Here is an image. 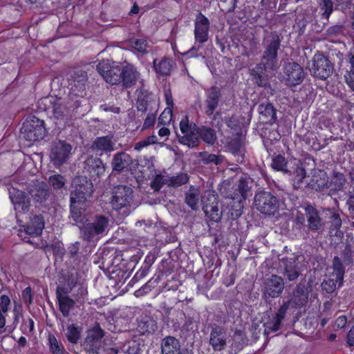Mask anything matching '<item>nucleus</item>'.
I'll list each match as a JSON object with an SVG mask.
<instances>
[{"label":"nucleus","mask_w":354,"mask_h":354,"mask_svg":"<svg viewBox=\"0 0 354 354\" xmlns=\"http://www.w3.org/2000/svg\"><path fill=\"white\" fill-rule=\"evenodd\" d=\"M339 279L336 278V279L327 278L324 280L322 283V289L326 293L332 294L333 293L337 288V282Z\"/></svg>","instance_id":"obj_48"},{"label":"nucleus","mask_w":354,"mask_h":354,"mask_svg":"<svg viewBox=\"0 0 354 354\" xmlns=\"http://www.w3.org/2000/svg\"><path fill=\"white\" fill-rule=\"evenodd\" d=\"M72 150L70 144L59 140L55 143L51 149L50 158L56 167L62 165L68 160Z\"/></svg>","instance_id":"obj_15"},{"label":"nucleus","mask_w":354,"mask_h":354,"mask_svg":"<svg viewBox=\"0 0 354 354\" xmlns=\"http://www.w3.org/2000/svg\"><path fill=\"white\" fill-rule=\"evenodd\" d=\"M108 219L102 215L95 216L91 221H86L80 227L82 237L86 241H92L96 236L102 234L108 225Z\"/></svg>","instance_id":"obj_6"},{"label":"nucleus","mask_w":354,"mask_h":354,"mask_svg":"<svg viewBox=\"0 0 354 354\" xmlns=\"http://www.w3.org/2000/svg\"><path fill=\"white\" fill-rule=\"evenodd\" d=\"M41 101L44 105V109L45 111L51 110L54 117L57 120H62L66 118V121L64 122V125L70 126L68 117H72L71 110L67 106L62 97L50 95L42 98Z\"/></svg>","instance_id":"obj_5"},{"label":"nucleus","mask_w":354,"mask_h":354,"mask_svg":"<svg viewBox=\"0 0 354 354\" xmlns=\"http://www.w3.org/2000/svg\"><path fill=\"white\" fill-rule=\"evenodd\" d=\"M288 162L285 157L281 154H278L272 159L271 167L272 168L277 171H283L284 173H288L290 169L287 168Z\"/></svg>","instance_id":"obj_43"},{"label":"nucleus","mask_w":354,"mask_h":354,"mask_svg":"<svg viewBox=\"0 0 354 354\" xmlns=\"http://www.w3.org/2000/svg\"><path fill=\"white\" fill-rule=\"evenodd\" d=\"M156 142V138L154 136H147L145 139L136 142L134 145V150L140 151L145 147L155 144Z\"/></svg>","instance_id":"obj_50"},{"label":"nucleus","mask_w":354,"mask_h":354,"mask_svg":"<svg viewBox=\"0 0 354 354\" xmlns=\"http://www.w3.org/2000/svg\"><path fill=\"white\" fill-rule=\"evenodd\" d=\"M250 191V188L248 187V181L245 178H241L236 185V188L234 189V196L232 197L234 199L237 198L239 199V201L241 200H245L248 197V192Z\"/></svg>","instance_id":"obj_34"},{"label":"nucleus","mask_w":354,"mask_h":354,"mask_svg":"<svg viewBox=\"0 0 354 354\" xmlns=\"http://www.w3.org/2000/svg\"><path fill=\"white\" fill-rule=\"evenodd\" d=\"M330 216H329V223L330 225L329 227L330 233L333 234L335 232V235H337V232L339 230L342 222L340 218L339 212L335 209L328 210Z\"/></svg>","instance_id":"obj_41"},{"label":"nucleus","mask_w":354,"mask_h":354,"mask_svg":"<svg viewBox=\"0 0 354 354\" xmlns=\"http://www.w3.org/2000/svg\"><path fill=\"white\" fill-rule=\"evenodd\" d=\"M75 189L71 192V199L73 201L85 202L93 192L92 182L85 176H79L74 180Z\"/></svg>","instance_id":"obj_11"},{"label":"nucleus","mask_w":354,"mask_h":354,"mask_svg":"<svg viewBox=\"0 0 354 354\" xmlns=\"http://www.w3.org/2000/svg\"><path fill=\"white\" fill-rule=\"evenodd\" d=\"M131 157L126 152H118L113 156L111 165L113 169L116 171H122L131 165Z\"/></svg>","instance_id":"obj_25"},{"label":"nucleus","mask_w":354,"mask_h":354,"mask_svg":"<svg viewBox=\"0 0 354 354\" xmlns=\"http://www.w3.org/2000/svg\"><path fill=\"white\" fill-rule=\"evenodd\" d=\"M104 336V331L100 327L99 324H96L88 333L87 335V342H90L91 341H96L98 342H101V339Z\"/></svg>","instance_id":"obj_44"},{"label":"nucleus","mask_w":354,"mask_h":354,"mask_svg":"<svg viewBox=\"0 0 354 354\" xmlns=\"http://www.w3.org/2000/svg\"><path fill=\"white\" fill-rule=\"evenodd\" d=\"M85 273L83 271L72 269L67 277L66 282L71 290L75 288L77 284H82L84 280Z\"/></svg>","instance_id":"obj_36"},{"label":"nucleus","mask_w":354,"mask_h":354,"mask_svg":"<svg viewBox=\"0 0 354 354\" xmlns=\"http://www.w3.org/2000/svg\"><path fill=\"white\" fill-rule=\"evenodd\" d=\"M201 157L202 160L205 164L214 163L215 165H218L221 162L219 156L216 154L207 153L205 152L201 153Z\"/></svg>","instance_id":"obj_55"},{"label":"nucleus","mask_w":354,"mask_h":354,"mask_svg":"<svg viewBox=\"0 0 354 354\" xmlns=\"http://www.w3.org/2000/svg\"><path fill=\"white\" fill-rule=\"evenodd\" d=\"M189 180V176L187 174L180 172L176 176H172L167 178V185L168 187H178L187 184Z\"/></svg>","instance_id":"obj_39"},{"label":"nucleus","mask_w":354,"mask_h":354,"mask_svg":"<svg viewBox=\"0 0 354 354\" xmlns=\"http://www.w3.org/2000/svg\"><path fill=\"white\" fill-rule=\"evenodd\" d=\"M223 120L231 134H242L241 122L238 116L236 115H227L224 118Z\"/></svg>","instance_id":"obj_32"},{"label":"nucleus","mask_w":354,"mask_h":354,"mask_svg":"<svg viewBox=\"0 0 354 354\" xmlns=\"http://www.w3.org/2000/svg\"><path fill=\"white\" fill-rule=\"evenodd\" d=\"M174 66L175 62L169 57H163L160 60L154 59L153 61V68L158 77L170 75Z\"/></svg>","instance_id":"obj_22"},{"label":"nucleus","mask_w":354,"mask_h":354,"mask_svg":"<svg viewBox=\"0 0 354 354\" xmlns=\"http://www.w3.org/2000/svg\"><path fill=\"white\" fill-rule=\"evenodd\" d=\"M254 203L257 209L263 214L274 215L279 209V201L270 192L257 193Z\"/></svg>","instance_id":"obj_7"},{"label":"nucleus","mask_w":354,"mask_h":354,"mask_svg":"<svg viewBox=\"0 0 354 354\" xmlns=\"http://www.w3.org/2000/svg\"><path fill=\"white\" fill-rule=\"evenodd\" d=\"M10 198L17 211L24 213L29 210L30 202L24 192L17 190L14 195H10Z\"/></svg>","instance_id":"obj_24"},{"label":"nucleus","mask_w":354,"mask_h":354,"mask_svg":"<svg viewBox=\"0 0 354 354\" xmlns=\"http://www.w3.org/2000/svg\"><path fill=\"white\" fill-rule=\"evenodd\" d=\"M289 175L292 176V180L295 187H300V183L306 176V171L300 161L295 162L292 170H290L288 173Z\"/></svg>","instance_id":"obj_30"},{"label":"nucleus","mask_w":354,"mask_h":354,"mask_svg":"<svg viewBox=\"0 0 354 354\" xmlns=\"http://www.w3.org/2000/svg\"><path fill=\"white\" fill-rule=\"evenodd\" d=\"M350 70L344 75L345 81L348 86L354 91V48H352L348 54Z\"/></svg>","instance_id":"obj_42"},{"label":"nucleus","mask_w":354,"mask_h":354,"mask_svg":"<svg viewBox=\"0 0 354 354\" xmlns=\"http://www.w3.org/2000/svg\"><path fill=\"white\" fill-rule=\"evenodd\" d=\"M66 337L69 342L76 344L80 338V330L75 324H72L68 326Z\"/></svg>","instance_id":"obj_46"},{"label":"nucleus","mask_w":354,"mask_h":354,"mask_svg":"<svg viewBox=\"0 0 354 354\" xmlns=\"http://www.w3.org/2000/svg\"><path fill=\"white\" fill-rule=\"evenodd\" d=\"M203 211L204 212L206 216H207L210 221L218 222L221 220V213L218 208V202L214 203L213 205L209 204L207 205L205 203L202 207Z\"/></svg>","instance_id":"obj_40"},{"label":"nucleus","mask_w":354,"mask_h":354,"mask_svg":"<svg viewBox=\"0 0 354 354\" xmlns=\"http://www.w3.org/2000/svg\"><path fill=\"white\" fill-rule=\"evenodd\" d=\"M209 342L214 350L221 351L225 345V339L222 332L213 328L211 331Z\"/></svg>","instance_id":"obj_35"},{"label":"nucleus","mask_w":354,"mask_h":354,"mask_svg":"<svg viewBox=\"0 0 354 354\" xmlns=\"http://www.w3.org/2000/svg\"><path fill=\"white\" fill-rule=\"evenodd\" d=\"M162 354H189L187 350L181 349L178 339L172 336L165 337L161 342Z\"/></svg>","instance_id":"obj_20"},{"label":"nucleus","mask_w":354,"mask_h":354,"mask_svg":"<svg viewBox=\"0 0 354 354\" xmlns=\"http://www.w3.org/2000/svg\"><path fill=\"white\" fill-rule=\"evenodd\" d=\"M66 182L65 177L59 174L52 175L48 178V183L56 190L64 187Z\"/></svg>","instance_id":"obj_45"},{"label":"nucleus","mask_w":354,"mask_h":354,"mask_svg":"<svg viewBox=\"0 0 354 354\" xmlns=\"http://www.w3.org/2000/svg\"><path fill=\"white\" fill-rule=\"evenodd\" d=\"M133 47L139 53H145L147 52L148 43L144 39H136L133 43Z\"/></svg>","instance_id":"obj_53"},{"label":"nucleus","mask_w":354,"mask_h":354,"mask_svg":"<svg viewBox=\"0 0 354 354\" xmlns=\"http://www.w3.org/2000/svg\"><path fill=\"white\" fill-rule=\"evenodd\" d=\"M45 226L44 218L41 214L35 215L30 219L27 227V233L32 236H38L41 234Z\"/></svg>","instance_id":"obj_28"},{"label":"nucleus","mask_w":354,"mask_h":354,"mask_svg":"<svg viewBox=\"0 0 354 354\" xmlns=\"http://www.w3.org/2000/svg\"><path fill=\"white\" fill-rule=\"evenodd\" d=\"M56 296L59 311L62 313L63 317H68L70 315V311L73 308L75 304V301L69 296L66 295L64 289L60 287L57 288Z\"/></svg>","instance_id":"obj_18"},{"label":"nucleus","mask_w":354,"mask_h":354,"mask_svg":"<svg viewBox=\"0 0 354 354\" xmlns=\"http://www.w3.org/2000/svg\"><path fill=\"white\" fill-rule=\"evenodd\" d=\"M132 199V189L127 185H118L114 189L111 203L114 209H121L129 205Z\"/></svg>","instance_id":"obj_13"},{"label":"nucleus","mask_w":354,"mask_h":354,"mask_svg":"<svg viewBox=\"0 0 354 354\" xmlns=\"http://www.w3.org/2000/svg\"><path fill=\"white\" fill-rule=\"evenodd\" d=\"M346 342L350 346H354V325L346 335Z\"/></svg>","instance_id":"obj_64"},{"label":"nucleus","mask_w":354,"mask_h":354,"mask_svg":"<svg viewBox=\"0 0 354 354\" xmlns=\"http://www.w3.org/2000/svg\"><path fill=\"white\" fill-rule=\"evenodd\" d=\"M210 23L208 18L199 12L194 21V39L195 44H205L209 39Z\"/></svg>","instance_id":"obj_14"},{"label":"nucleus","mask_w":354,"mask_h":354,"mask_svg":"<svg viewBox=\"0 0 354 354\" xmlns=\"http://www.w3.org/2000/svg\"><path fill=\"white\" fill-rule=\"evenodd\" d=\"M299 272L295 267L289 266L288 265L285 267V276L287 279L292 281L297 279Z\"/></svg>","instance_id":"obj_54"},{"label":"nucleus","mask_w":354,"mask_h":354,"mask_svg":"<svg viewBox=\"0 0 354 354\" xmlns=\"http://www.w3.org/2000/svg\"><path fill=\"white\" fill-rule=\"evenodd\" d=\"M96 69L107 83L112 85L121 84L125 88L134 86L140 76V73L133 65H111L108 59L100 61Z\"/></svg>","instance_id":"obj_1"},{"label":"nucleus","mask_w":354,"mask_h":354,"mask_svg":"<svg viewBox=\"0 0 354 354\" xmlns=\"http://www.w3.org/2000/svg\"><path fill=\"white\" fill-rule=\"evenodd\" d=\"M305 77L304 68L297 62H288L285 65L284 80L288 86H296L301 84Z\"/></svg>","instance_id":"obj_12"},{"label":"nucleus","mask_w":354,"mask_h":354,"mask_svg":"<svg viewBox=\"0 0 354 354\" xmlns=\"http://www.w3.org/2000/svg\"><path fill=\"white\" fill-rule=\"evenodd\" d=\"M221 96V89L218 87L213 86L209 88L205 101V113L207 116L214 114L218 105Z\"/></svg>","instance_id":"obj_17"},{"label":"nucleus","mask_w":354,"mask_h":354,"mask_svg":"<svg viewBox=\"0 0 354 354\" xmlns=\"http://www.w3.org/2000/svg\"><path fill=\"white\" fill-rule=\"evenodd\" d=\"M233 137L227 138V147L234 155H239L241 152L243 145L242 134H232Z\"/></svg>","instance_id":"obj_31"},{"label":"nucleus","mask_w":354,"mask_h":354,"mask_svg":"<svg viewBox=\"0 0 354 354\" xmlns=\"http://www.w3.org/2000/svg\"><path fill=\"white\" fill-rule=\"evenodd\" d=\"M157 257L155 252L150 251L146 256L145 261L142 266L150 269L151 266L153 264Z\"/></svg>","instance_id":"obj_60"},{"label":"nucleus","mask_w":354,"mask_h":354,"mask_svg":"<svg viewBox=\"0 0 354 354\" xmlns=\"http://www.w3.org/2000/svg\"><path fill=\"white\" fill-rule=\"evenodd\" d=\"M101 342H98L96 341H91L90 342H87V338H86L84 342L85 349L93 354H97L100 348Z\"/></svg>","instance_id":"obj_56"},{"label":"nucleus","mask_w":354,"mask_h":354,"mask_svg":"<svg viewBox=\"0 0 354 354\" xmlns=\"http://www.w3.org/2000/svg\"><path fill=\"white\" fill-rule=\"evenodd\" d=\"M180 130L183 134L179 138V142L194 148L198 145V127L195 123H189L187 116L184 117L179 124Z\"/></svg>","instance_id":"obj_8"},{"label":"nucleus","mask_w":354,"mask_h":354,"mask_svg":"<svg viewBox=\"0 0 354 354\" xmlns=\"http://www.w3.org/2000/svg\"><path fill=\"white\" fill-rule=\"evenodd\" d=\"M68 75L71 93L75 96H84L86 94V84L88 80L87 73L77 69L70 72Z\"/></svg>","instance_id":"obj_10"},{"label":"nucleus","mask_w":354,"mask_h":354,"mask_svg":"<svg viewBox=\"0 0 354 354\" xmlns=\"http://www.w3.org/2000/svg\"><path fill=\"white\" fill-rule=\"evenodd\" d=\"M29 193L33 201L39 204L44 203L50 197V189L48 185L44 182L35 183Z\"/></svg>","instance_id":"obj_19"},{"label":"nucleus","mask_w":354,"mask_h":354,"mask_svg":"<svg viewBox=\"0 0 354 354\" xmlns=\"http://www.w3.org/2000/svg\"><path fill=\"white\" fill-rule=\"evenodd\" d=\"M305 212L310 230L317 232L323 227L324 223L320 217L319 212L315 207L310 205H306Z\"/></svg>","instance_id":"obj_21"},{"label":"nucleus","mask_w":354,"mask_h":354,"mask_svg":"<svg viewBox=\"0 0 354 354\" xmlns=\"http://www.w3.org/2000/svg\"><path fill=\"white\" fill-rule=\"evenodd\" d=\"M333 64L328 57L323 53L317 52L313 58L311 72L314 77L326 80L333 72Z\"/></svg>","instance_id":"obj_9"},{"label":"nucleus","mask_w":354,"mask_h":354,"mask_svg":"<svg viewBox=\"0 0 354 354\" xmlns=\"http://www.w3.org/2000/svg\"><path fill=\"white\" fill-rule=\"evenodd\" d=\"M308 300V290L307 288L305 286H297L293 293L292 298L287 301H284L274 315L268 316V319L263 324L265 327L264 333L268 335L272 332L278 331L288 310L290 307L301 308L306 304Z\"/></svg>","instance_id":"obj_2"},{"label":"nucleus","mask_w":354,"mask_h":354,"mask_svg":"<svg viewBox=\"0 0 354 354\" xmlns=\"http://www.w3.org/2000/svg\"><path fill=\"white\" fill-rule=\"evenodd\" d=\"M333 268L337 272V279H339V281H342L344 274V268L338 257H335L333 259Z\"/></svg>","instance_id":"obj_52"},{"label":"nucleus","mask_w":354,"mask_h":354,"mask_svg":"<svg viewBox=\"0 0 354 354\" xmlns=\"http://www.w3.org/2000/svg\"><path fill=\"white\" fill-rule=\"evenodd\" d=\"M346 324L347 317L345 315H340L336 319L335 322V326L339 329L344 328L346 326Z\"/></svg>","instance_id":"obj_63"},{"label":"nucleus","mask_w":354,"mask_h":354,"mask_svg":"<svg viewBox=\"0 0 354 354\" xmlns=\"http://www.w3.org/2000/svg\"><path fill=\"white\" fill-rule=\"evenodd\" d=\"M149 270L150 269L142 266L132 278L131 281L134 283L138 282L148 274Z\"/></svg>","instance_id":"obj_58"},{"label":"nucleus","mask_w":354,"mask_h":354,"mask_svg":"<svg viewBox=\"0 0 354 354\" xmlns=\"http://www.w3.org/2000/svg\"><path fill=\"white\" fill-rule=\"evenodd\" d=\"M70 202V212L71 218L77 223H84L85 216L84 215L83 206L85 202H80L76 200H75V201H72L71 198Z\"/></svg>","instance_id":"obj_29"},{"label":"nucleus","mask_w":354,"mask_h":354,"mask_svg":"<svg viewBox=\"0 0 354 354\" xmlns=\"http://www.w3.org/2000/svg\"><path fill=\"white\" fill-rule=\"evenodd\" d=\"M165 185H167V178L161 174H156L151 182V187L155 191L160 190Z\"/></svg>","instance_id":"obj_51"},{"label":"nucleus","mask_w":354,"mask_h":354,"mask_svg":"<svg viewBox=\"0 0 354 354\" xmlns=\"http://www.w3.org/2000/svg\"><path fill=\"white\" fill-rule=\"evenodd\" d=\"M150 95L151 93L145 88H141L139 91L136 100L137 109L138 111L145 113L147 111Z\"/></svg>","instance_id":"obj_37"},{"label":"nucleus","mask_w":354,"mask_h":354,"mask_svg":"<svg viewBox=\"0 0 354 354\" xmlns=\"http://www.w3.org/2000/svg\"><path fill=\"white\" fill-rule=\"evenodd\" d=\"M281 46V39L277 32H271L270 39L263 53L260 63L251 70L250 73L267 74L268 70L277 68V55Z\"/></svg>","instance_id":"obj_3"},{"label":"nucleus","mask_w":354,"mask_h":354,"mask_svg":"<svg viewBox=\"0 0 354 354\" xmlns=\"http://www.w3.org/2000/svg\"><path fill=\"white\" fill-rule=\"evenodd\" d=\"M199 138L205 143L212 145L216 140V131L214 129L209 127L202 126L198 127Z\"/></svg>","instance_id":"obj_33"},{"label":"nucleus","mask_w":354,"mask_h":354,"mask_svg":"<svg viewBox=\"0 0 354 354\" xmlns=\"http://www.w3.org/2000/svg\"><path fill=\"white\" fill-rule=\"evenodd\" d=\"M319 9L322 12L321 18L324 19V26L328 23V19L333 12V2L331 0H321L319 3Z\"/></svg>","instance_id":"obj_38"},{"label":"nucleus","mask_w":354,"mask_h":354,"mask_svg":"<svg viewBox=\"0 0 354 354\" xmlns=\"http://www.w3.org/2000/svg\"><path fill=\"white\" fill-rule=\"evenodd\" d=\"M200 189L198 187L191 185L185 193V203L193 210L198 208Z\"/></svg>","instance_id":"obj_26"},{"label":"nucleus","mask_w":354,"mask_h":354,"mask_svg":"<svg viewBox=\"0 0 354 354\" xmlns=\"http://www.w3.org/2000/svg\"><path fill=\"white\" fill-rule=\"evenodd\" d=\"M44 121L35 116L27 118L23 123L21 134L24 139L29 142L42 140L46 134Z\"/></svg>","instance_id":"obj_4"},{"label":"nucleus","mask_w":354,"mask_h":354,"mask_svg":"<svg viewBox=\"0 0 354 354\" xmlns=\"http://www.w3.org/2000/svg\"><path fill=\"white\" fill-rule=\"evenodd\" d=\"M259 111L263 122L266 124H272L277 120V111L274 106L268 102L261 104L259 106Z\"/></svg>","instance_id":"obj_23"},{"label":"nucleus","mask_w":354,"mask_h":354,"mask_svg":"<svg viewBox=\"0 0 354 354\" xmlns=\"http://www.w3.org/2000/svg\"><path fill=\"white\" fill-rule=\"evenodd\" d=\"M326 145V143H321L317 139V136L314 134L313 137V141L311 144V149L315 151H320L324 149Z\"/></svg>","instance_id":"obj_62"},{"label":"nucleus","mask_w":354,"mask_h":354,"mask_svg":"<svg viewBox=\"0 0 354 354\" xmlns=\"http://www.w3.org/2000/svg\"><path fill=\"white\" fill-rule=\"evenodd\" d=\"M113 137L105 136L97 137L93 142V149L105 153H110L114 150L115 144L112 140Z\"/></svg>","instance_id":"obj_27"},{"label":"nucleus","mask_w":354,"mask_h":354,"mask_svg":"<svg viewBox=\"0 0 354 354\" xmlns=\"http://www.w3.org/2000/svg\"><path fill=\"white\" fill-rule=\"evenodd\" d=\"M10 299L6 295L0 294V312L7 313L10 308Z\"/></svg>","instance_id":"obj_57"},{"label":"nucleus","mask_w":354,"mask_h":354,"mask_svg":"<svg viewBox=\"0 0 354 354\" xmlns=\"http://www.w3.org/2000/svg\"><path fill=\"white\" fill-rule=\"evenodd\" d=\"M283 288V279L277 275H272L265 283L263 295L266 298H277L280 296Z\"/></svg>","instance_id":"obj_16"},{"label":"nucleus","mask_w":354,"mask_h":354,"mask_svg":"<svg viewBox=\"0 0 354 354\" xmlns=\"http://www.w3.org/2000/svg\"><path fill=\"white\" fill-rule=\"evenodd\" d=\"M50 350L53 354H64L65 348L62 344H59L57 339L53 335L48 337Z\"/></svg>","instance_id":"obj_47"},{"label":"nucleus","mask_w":354,"mask_h":354,"mask_svg":"<svg viewBox=\"0 0 354 354\" xmlns=\"http://www.w3.org/2000/svg\"><path fill=\"white\" fill-rule=\"evenodd\" d=\"M252 81L258 86L266 87L269 85L268 74L250 73Z\"/></svg>","instance_id":"obj_49"},{"label":"nucleus","mask_w":354,"mask_h":354,"mask_svg":"<svg viewBox=\"0 0 354 354\" xmlns=\"http://www.w3.org/2000/svg\"><path fill=\"white\" fill-rule=\"evenodd\" d=\"M206 202L207 205L209 204L211 206L218 202L217 197L211 193H208L206 196H204L201 198L202 206L205 205Z\"/></svg>","instance_id":"obj_61"},{"label":"nucleus","mask_w":354,"mask_h":354,"mask_svg":"<svg viewBox=\"0 0 354 354\" xmlns=\"http://www.w3.org/2000/svg\"><path fill=\"white\" fill-rule=\"evenodd\" d=\"M158 284V279L151 278L149 280L138 292L142 291L143 293H147L154 288Z\"/></svg>","instance_id":"obj_59"}]
</instances>
